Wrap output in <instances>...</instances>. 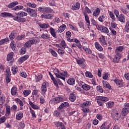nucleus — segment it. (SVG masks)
I'll return each mask as SVG.
<instances>
[{"label":"nucleus","mask_w":129,"mask_h":129,"mask_svg":"<svg viewBox=\"0 0 129 129\" xmlns=\"http://www.w3.org/2000/svg\"><path fill=\"white\" fill-rule=\"evenodd\" d=\"M46 85V82H44L42 83L41 86V93L43 94V97H41L40 98V103H45V95H46V92H47V87Z\"/></svg>","instance_id":"obj_1"},{"label":"nucleus","mask_w":129,"mask_h":129,"mask_svg":"<svg viewBox=\"0 0 129 129\" xmlns=\"http://www.w3.org/2000/svg\"><path fill=\"white\" fill-rule=\"evenodd\" d=\"M26 12L30 17L37 18V16H38V13L36 12V10L30 8L26 9Z\"/></svg>","instance_id":"obj_2"},{"label":"nucleus","mask_w":129,"mask_h":129,"mask_svg":"<svg viewBox=\"0 0 129 129\" xmlns=\"http://www.w3.org/2000/svg\"><path fill=\"white\" fill-rule=\"evenodd\" d=\"M38 11L40 13H46V14H51L53 10L48 7H39L38 8Z\"/></svg>","instance_id":"obj_3"},{"label":"nucleus","mask_w":129,"mask_h":129,"mask_svg":"<svg viewBox=\"0 0 129 129\" xmlns=\"http://www.w3.org/2000/svg\"><path fill=\"white\" fill-rule=\"evenodd\" d=\"M124 107L121 110V114L123 115V116H125L127 113H128L129 111V103H125L124 104Z\"/></svg>","instance_id":"obj_4"},{"label":"nucleus","mask_w":129,"mask_h":129,"mask_svg":"<svg viewBox=\"0 0 129 129\" xmlns=\"http://www.w3.org/2000/svg\"><path fill=\"white\" fill-rule=\"evenodd\" d=\"M55 75L57 78H60V79L65 81V77H67L68 74L67 72L60 73L58 71V73H55Z\"/></svg>","instance_id":"obj_5"},{"label":"nucleus","mask_w":129,"mask_h":129,"mask_svg":"<svg viewBox=\"0 0 129 129\" xmlns=\"http://www.w3.org/2000/svg\"><path fill=\"white\" fill-rule=\"evenodd\" d=\"M111 114L112 117H113L115 119H118V118H119V114L118 113L117 110H116L115 109H113L112 110Z\"/></svg>","instance_id":"obj_6"},{"label":"nucleus","mask_w":129,"mask_h":129,"mask_svg":"<svg viewBox=\"0 0 129 129\" xmlns=\"http://www.w3.org/2000/svg\"><path fill=\"white\" fill-rule=\"evenodd\" d=\"M99 41L100 42V44L102 46H107V43H106V41L105 40V37L103 35H101L99 38Z\"/></svg>","instance_id":"obj_7"},{"label":"nucleus","mask_w":129,"mask_h":129,"mask_svg":"<svg viewBox=\"0 0 129 129\" xmlns=\"http://www.w3.org/2000/svg\"><path fill=\"white\" fill-rule=\"evenodd\" d=\"M77 62L82 68H84L86 65L85 64V60L84 59L80 58L77 60Z\"/></svg>","instance_id":"obj_8"},{"label":"nucleus","mask_w":129,"mask_h":129,"mask_svg":"<svg viewBox=\"0 0 129 129\" xmlns=\"http://www.w3.org/2000/svg\"><path fill=\"white\" fill-rule=\"evenodd\" d=\"M12 18L14 20V21H17V22H20L21 23H24L26 21V19L24 18H21L20 17H15L13 15V16H11Z\"/></svg>","instance_id":"obj_9"},{"label":"nucleus","mask_w":129,"mask_h":129,"mask_svg":"<svg viewBox=\"0 0 129 129\" xmlns=\"http://www.w3.org/2000/svg\"><path fill=\"white\" fill-rule=\"evenodd\" d=\"M41 18L42 19H46V20H52L54 18V14H42Z\"/></svg>","instance_id":"obj_10"},{"label":"nucleus","mask_w":129,"mask_h":129,"mask_svg":"<svg viewBox=\"0 0 129 129\" xmlns=\"http://www.w3.org/2000/svg\"><path fill=\"white\" fill-rule=\"evenodd\" d=\"M120 59H121V55L115 54L114 57L113 59L112 62H113V63H118Z\"/></svg>","instance_id":"obj_11"},{"label":"nucleus","mask_w":129,"mask_h":129,"mask_svg":"<svg viewBox=\"0 0 129 129\" xmlns=\"http://www.w3.org/2000/svg\"><path fill=\"white\" fill-rule=\"evenodd\" d=\"M38 25L39 26L41 29H43V30H46V29H48V28L49 27V24L48 23H41L39 22Z\"/></svg>","instance_id":"obj_12"},{"label":"nucleus","mask_w":129,"mask_h":129,"mask_svg":"<svg viewBox=\"0 0 129 129\" xmlns=\"http://www.w3.org/2000/svg\"><path fill=\"white\" fill-rule=\"evenodd\" d=\"M54 124L57 127H60L61 129H66L65 125L62 122H55Z\"/></svg>","instance_id":"obj_13"},{"label":"nucleus","mask_w":129,"mask_h":129,"mask_svg":"<svg viewBox=\"0 0 129 129\" xmlns=\"http://www.w3.org/2000/svg\"><path fill=\"white\" fill-rule=\"evenodd\" d=\"M122 51H123V46L117 47L115 51V54H117L118 55H121Z\"/></svg>","instance_id":"obj_14"},{"label":"nucleus","mask_w":129,"mask_h":129,"mask_svg":"<svg viewBox=\"0 0 129 129\" xmlns=\"http://www.w3.org/2000/svg\"><path fill=\"white\" fill-rule=\"evenodd\" d=\"M65 29H66V25L65 24H62L58 28V30L56 31V33H57V34L62 33L65 31Z\"/></svg>","instance_id":"obj_15"},{"label":"nucleus","mask_w":129,"mask_h":129,"mask_svg":"<svg viewBox=\"0 0 129 129\" xmlns=\"http://www.w3.org/2000/svg\"><path fill=\"white\" fill-rule=\"evenodd\" d=\"M111 125V123L105 122L102 124L100 129H109V127H110Z\"/></svg>","instance_id":"obj_16"},{"label":"nucleus","mask_w":129,"mask_h":129,"mask_svg":"<svg viewBox=\"0 0 129 129\" xmlns=\"http://www.w3.org/2000/svg\"><path fill=\"white\" fill-rule=\"evenodd\" d=\"M23 116L24 113L22 112V111H20L17 113L16 118L17 120H20V119H22V118H23Z\"/></svg>","instance_id":"obj_17"},{"label":"nucleus","mask_w":129,"mask_h":129,"mask_svg":"<svg viewBox=\"0 0 129 129\" xmlns=\"http://www.w3.org/2000/svg\"><path fill=\"white\" fill-rule=\"evenodd\" d=\"M0 17H3V18H8V17H13V14L7 12L1 13Z\"/></svg>","instance_id":"obj_18"},{"label":"nucleus","mask_w":129,"mask_h":129,"mask_svg":"<svg viewBox=\"0 0 129 129\" xmlns=\"http://www.w3.org/2000/svg\"><path fill=\"white\" fill-rule=\"evenodd\" d=\"M118 21L121 22V23H124L125 22V18H124V15L122 14H121L117 18Z\"/></svg>","instance_id":"obj_19"},{"label":"nucleus","mask_w":129,"mask_h":129,"mask_svg":"<svg viewBox=\"0 0 129 129\" xmlns=\"http://www.w3.org/2000/svg\"><path fill=\"white\" fill-rule=\"evenodd\" d=\"M114 82L116 83L117 85H119V86H123V82L122 80H120L118 79H116L114 80Z\"/></svg>","instance_id":"obj_20"},{"label":"nucleus","mask_w":129,"mask_h":129,"mask_svg":"<svg viewBox=\"0 0 129 129\" xmlns=\"http://www.w3.org/2000/svg\"><path fill=\"white\" fill-rule=\"evenodd\" d=\"M63 101L64 99L62 97H56L54 98L55 103H60V102H62Z\"/></svg>","instance_id":"obj_21"},{"label":"nucleus","mask_w":129,"mask_h":129,"mask_svg":"<svg viewBox=\"0 0 129 129\" xmlns=\"http://www.w3.org/2000/svg\"><path fill=\"white\" fill-rule=\"evenodd\" d=\"M69 99L71 100V101H72V102H74V101H75L76 100V95L75 94L71 93L70 94Z\"/></svg>","instance_id":"obj_22"},{"label":"nucleus","mask_w":129,"mask_h":129,"mask_svg":"<svg viewBox=\"0 0 129 129\" xmlns=\"http://www.w3.org/2000/svg\"><path fill=\"white\" fill-rule=\"evenodd\" d=\"M14 55H15V53H14V52H11L9 54H8L7 57V61H11L12 60H14Z\"/></svg>","instance_id":"obj_23"},{"label":"nucleus","mask_w":129,"mask_h":129,"mask_svg":"<svg viewBox=\"0 0 129 129\" xmlns=\"http://www.w3.org/2000/svg\"><path fill=\"white\" fill-rule=\"evenodd\" d=\"M49 31H50V33L51 36H52V37H53V38L57 39V35H56V31H55V29H54V28L51 27L49 29Z\"/></svg>","instance_id":"obj_24"},{"label":"nucleus","mask_w":129,"mask_h":129,"mask_svg":"<svg viewBox=\"0 0 129 129\" xmlns=\"http://www.w3.org/2000/svg\"><path fill=\"white\" fill-rule=\"evenodd\" d=\"M17 5H19V2L16 1L10 3L8 6V8L9 9H14V7H16Z\"/></svg>","instance_id":"obj_25"},{"label":"nucleus","mask_w":129,"mask_h":129,"mask_svg":"<svg viewBox=\"0 0 129 129\" xmlns=\"http://www.w3.org/2000/svg\"><path fill=\"white\" fill-rule=\"evenodd\" d=\"M100 14V9H99V8H97L93 12V16H94V17H98V16H99Z\"/></svg>","instance_id":"obj_26"},{"label":"nucleus","mask_w":129,"mask_h":129,"mask_svg":"<svg viewBox=\"0 0 129 129\" xmlns=\"http://www.w3.org/2000/svg\"><path fill=\"white\" fill-rule=\"evenodd\" d=\"M27 59H29V55H25L20 57L19 59V62L23 63V62H25V61H26V60H27Z\"/></svg>","instance_id":"obj_27"},{"label":"nucleus","mask_w":129,"mask_h":129,"mask_svg":"<svg viewBox=\"0 0 129 129\" xmlns=\"http://www.w3.org/2000/svg\"><path fill=\"white\" fill-rule=\"evenodd\" d=\"M15 15H16V16H19V17H27L28 16V13L22 11L15 13Z\"/></svg>","instance_id":"obj_28"},{"label":"nucleus","mask_w":129,"mask_h":129,"mask_svg":"<svg viewBox=\"0 0 129 129\" xmlns=\"http://www.w3.org/2000/svg\"><path fill=\"white\" fill-rule=\"evenodd\" d=\"M83 14L84 16H85V21L86 23H87L88 26H90V21L89 20V17L86 12H84Z\"/></svg>","instance_id":"obj_29"},{"label":"nucleus","mask_w":129,"mask_h":129,"mask_svg":"<svg viewBox=\"0 0 129 129\" xmlns=\"http://www.w3.org/2000/svg\"><path fill=\"white\" fill-rule=\"evenodd\" d=\"M97 100H100L101 101H104L105 102H106V101H108V98L106 97L99 96L97 97Z\"/></svg>","instance_id":"obj_30"},{"label":"nucleus","mask_w":129,"mask_h":129,"mask_svg":"<svg viewBox=\"0 0 129 129\" xmlns=\"http://www.w3.org/2000/svg\"><path fill=\"white\" fill-rule=\"evenodd\" d=\"M95 46L96 49L98 50V51H103V48H102L101 45H100V44L98 43V42H95Z\"/></svg>","instance_id":"obj_31"},{"label":"nucleus","mask_w":129,"mask_h":129,"mask_svg":"<svg viewBox=\"0 0 129 129\" xmlns=\"http://www.w3.org/2000/svg\"><path fill=\"white\" fill-rule=\"evenodd\" d=\"M80 8V4L79 3H76V5L74 6H72V10H75L76 11L77 10H79Z\"/></svg>","instance_id":"obj_32"},{"label":"nucleus","mask_w":129,"mask_h":129,"mask_svg":"<svg viewBox=\"0 0 129 129\" xmlns=\"http://www.w3.org/2000/svg\"><path fill=\"white\" fill-rule=\"evenodd\" d=\"M29 41H30V43L32 45H36V44L39 43V38H34L30 40Z\"/></svg>","instance_id":"obj_33"},{"label":"nucleus","mask_w":129,"mask_h":129,"mask_svg":"<svg viewBox=\"0 0 129 129\" xmlns=\"http://www.w3.org/2000/svg\"><path fill=\"white\" fill-rule=\"evenodd\" d=\"M106 106L108 108H112L114 106V102L109 101L106 103Z\"/></svg>","instance_id":"obj_34"},{"label":"nucleus","mask_w":129,"mask_h":129,"mask_svg":"<svg viewBox=\"0 0 129 129\" xmlns=\"http://www.w3.org/2000/svg\"><path fill=\"white\" fill-rule=\"evenodd\" d=\"M29 103L31 107L34 109H39L40 108L38 106H37V105H35L34 103H33L32 101H29Z\"/></svg>","instance_id":"obj_35"},{"label":"nucleus","mask_w":129,"mask_h":129,"mask_svg":"<svg viewBox=\"0 0 129 129\" xmlns=\"http://www.w3.org/2000/svg\"><path fill=\"white\" fill-rule=\"evenodd\" d=\"M18 92V88L16 87H13L11 89V94L12 95H16Z\"/></svg>","instance_id":"obj_36"},{"label":"nucleus","mask_w":129,"mask_h":129,"mask_svg":"<svg viewBox=\"0 0 129 129\" xmlns=\"http://www.w3.org/2000/svg\"><path fill=\"white\" fill-rule=\"evenodd\" d=\"M67 82L70 85H74L75 84V80L74 78H71L68 80Z\"/></svg>","instance_id":"obj_37"},{"label":"nucleus","mask_w":129,"mask_h":129,"mask_svg":"<svg viewBox=\"0 0 129 129\" xmlns=\"http://www.w3.org/2000/svg\"><path fill=\"white\" fill-rule=\"evenodd\" d=\"M50 78H51V80H52L55 86H56L57 88H59V85L57 84V80H56V79H55V78L53 76H51Z\"/></svg>","instance_id":"obj_38"},{"label":"nucleus","mask_w":129,"mask_h":129,"mask_svg":"<svg viewBox=\"0 0 129 129\" xmlns=\"http://www.w3.org/2000/svg\"><path fill=\"white\" fill-rule=\"evenodd\" d=\"M24 9V6H18L15 7H14L12 9L13 11H19L20 10H23Z\"/></svg>","instance_id":"obj_39"},{"label":"nucleus","mask_w":129,"mask_h":129,"mask_svg":"<svg viewBox=\"0 0 129 129\" xmlns=\"http://www.w3.org/2000/svg\"><path fill=\"white\" fill-rule=\"evenodd\" d=\"M103 84L104 85V87H105L106 88H108V89H111V86H110V85L106 81H103Z\"/></svg>","instance_id":"obj_40"},{"label":"nucleus","mask_w":129,"mask_h":129,"mask_svg":"<svg viewBox=\"0 0 129 129\" xmlns=\"http://www.w3.org/2000/svg\"><path fill=\"white\" fill-rule=\"evenodd\" d=\"M83 49L85 51L86 53L87 54H91L92 53V51L90 48H88L86 47V46H83Z\"/></svg>","instance_id":"obj_41"},{"label":"nucleus","mask_w":129,"mask_h":129,"mask_svg":"<svg viewBox=\"0 0 129 129\" xmlns=\"http://www.w3.org/2000/svg\"><path fill=\"white\" fill-rule=\"evenodd\" d=\"M26 52H27V47L26 46L22 47L21 50H20V52L22 55L24 54H26Z\"/></svg>","instance_id":"obj_42"},{"label":"nucleus","mask_w":129,"mask_h":129,"mask_svg":"<svg viewBox=\"0 0 129 129\" xmlns=\"http://www.w3.org/2000/svg\"><path fill=\"white\" fill-rule=\"evenodd\" d=\"M26 6H27V7H29L30 8H32L33 9H35V8L37 7V5H36L35 3L32 4L31 3H27Z\"/></svg>","instance_id":"obj_43"},{"label":"nucleus","mask_w":129,"mask_h":129,"mask_svg":"<svg viewBox=\"0 0 129 129\" xmlns=\"http://www.w3.org/2000/svg\"><path fill=\"white\" fill-rule=\"evenodd\" d=\"M85 75L86 77H88L89 78H93V75L90 72H86Z\"/></svg>","instance_id":"obj_44"},{"label":"nucleus","mask_w":129,"mask_h":129,"mask_svg":"<svg viewBox=\"0 0 129 129\" xmlns=\"http://www.w3.org/2000/svg\"><path fill=\"white\" fill-rule=\"evenodd\" d=\"M43 78V75L42 74H39L38 76H36L35 79L36 82H39L41 79Z\"/></svg>","instance_id":"obj_45"},{"label":"nucleus","mask_w":129,"mask_h":129,"mask_svg":"<svg viewBox=\"0 0 129 129\" xmlns=\"http://www.w3.org/2000/svg\"><path fill=\"white\" fill-rule=\"evenodd\" d=\"M24 46L26 48H31V46H32V43H31V41L29 40L25 43Z\"/></svg>","instance_id":"obj_46"},{"label":"nucleus","mask_w":129,"mask_h":129,"mask_svg":"<svg viewBox=\"0 0 129 129\" xmlns=\"http://www.w3.org/2000/svg\"><path fill=\"white\" fill-rule=\"evenodd\" d=\"M82 88H83V89H84V90H89V89H90V87L89 85H87V84H84L82 86Z\"/></svg>","instance_id":"obj_47"},{"label":"nucleus","mask_w":129,"mask_h":129,"mask_svg":"<svg viewBox=\"0 0 129 129\" xmlns=\"http://www.w3.org/2000/svg\"><path fill=\"white\" fill-rule=\"evenodd\" d=\"M90 104H91V103H90V101H87L86 102H84L82 104V106L83 107H84L85 106H89V105H90Z\"/></svg>","instance_id":"obj_48"},{"label":"nucleus","mask_w":129,"mask_h":129,"mask_svg":"<svg viewBox=\"0 0 129 129\" xmlns=\"http://www.w3.org/2000/svg\"><path fill=\"white\" fill-rule=\"evenodd\" d=\"M25 37L26 35L22 34L21 35L18 36L16 39L17 40H18V41H22V40H23V39H25Z\"/></svg>","instance_id":"obj_49"},{"label":"nucleus","mask_w":129,"mask_h":129,"mask_svg":"<svg viewBox=\"0 0 129 129\" xmlns=\"http://www.w3.org/2000/svg\"><path fill=\"white\" fill-rule=\"evenodd\" d=\"M12 71H13V74H16V73H18V67L13 66L12 68Z\"/></svg>","instance_id":"obj_50"},{"label":"nucleus","mask_w":129,"mask_h":129,"mask_svg":"<svg viewBox=\"0 0 129 129\" xmlns=\"http://www.w3.org/2000/svg\"><path fill=\"white\" fill-rule=\"evenodd\" d=\"M10 47H11L13 51H16V48H17V46H16V44H15V42H12L11 43Z\"/></svg>","instance_id":"obj_51"},{"label":"nucleus","mask_w":129,"mask_h":129,"mask_svg":"<svg viewBox=\"0 0 129 129\" xmlns=\"http://www.w3.org/2000/svg\"><path fill=\"white\" fill-rule=\"evenodd\" d=\"M49 52L50 53H51L52 56H53V57H57V52H56L55 50H53L52 49H49Z\"/></svg>","instance_id":"obj_52"},{"label":"nucleus","mask_w":129,"mask_h":129,"mask_svg":"<svg viewBox=\"0 0 129 129\" xmlns=\"http://www.w3.org/2000/svg\"><path fill=\"white\" fill-rule=\"evenodd\" d=\"M41 37L42 39H50V36L48 34H44L43 33L41 35Z\"/></svg>","instance_id":"obj_53"},{"label":"nucleus","mask_w":129,"mask_h":129,"mask_svg":"<svg viewBox=\"0 0 129 129\" xmlns=\"http://www.w3.org/2000/svg\"><path fill=\"white\" fill-rule=\"evenodd\" d=\"M125 32L128 33L129 32V21H127L125 26Z\"/></svg>","instance_id":"obj_54"},{"label":"nucleus","mask_w":129,"mask_h":129,"mask_svg":"<svg viewBox=\"0 0 129 129\" xmlns=\"http://www.w3.org/2000/svg\"><path fill=\"white\" fill-rule=\"evenodd\" d=\"M101 32H103V33H106V34H108L109 31L108 30V29L106 28V27L103 26Z\"/></svg>","instance_id":"obj_55"},{"label":"nucleus","mask_w":129,"mask_h":129,"mask_svg":"<svg viewBox=\"0 0 129 129\" xmlns=\"http://www.w3.org/2000/svg\"><path fill=\"white\" fill-rule=\"evenodd\" d=\"M16 33L15 32H12L11 34L10 35L9 37L11 40H14L15 38H16Z\"/></svg>","instance_id":"obj_56"},{"label":"nucleus","mask_w":129,"mask_h":129,"mask_svg":"<svg viewBox=\"0 0 129 129\" xmlns=\"http://www.w3.org/2000/svg\"><path fill=\"white\" fill-rule=\"evenodd\" d=\"M31 93V91L30 90H24L23 91V94L25 96H28Z\"/></svg>","instance_id":"obj_57"},{"label":"nucleus","mask_w":129,"mask_h":129,"mask_svg":"<svg viewBox=\"0 0 129 129\" xmlns=\"http://www.w3.org/2000/svg\"><path fill=\"white\" fill-rule=\"evenodd\" d=\"M7 42H9V38H6L1 40L0 45H3V44H5V43H7Z\"/></svg>","instance_id":"obj_58"},{"label":"nucleus","mask_w":129,"mask_h":129,"mask_svg":"<svg viewBox=\"0 0 129 129\" xmlns=\"http://www.w3.org/2000/svg\"><path fill=\"white\" fill-rule=\"evenodd\" d=\"M4 110H5V109L3 107V105L0 104V116H2L1 114H4L5 113Z\"/></svg>","instance_id":"obj_59"},{"label":"nucleus","mask_w":129,"mask_h":129,"mask_svg":"<svg viewBox=\"0 0 129 129\" xmlns=\"http://www.w3.org/2000/svg\"><path fill=\"white\" fill-rule=\"evenodd\" d=\"M97 90L99 91V92H101V93H103V89H102L101 86L97 87Z\"/></svg>","instance_id":"obj_60"},{"label":"nucleus","mask_w":129,"mask_h":129,"mask_svg":"<svg viewBox=\"0 0 129 129\" xmlns=\"http://www.w3.org/2000/svg\"><path fill=\"white\" fill-rule=\"evenodd\" d=\"M104 19H105V16L104 15H101L99 16V18H98V20L99 21V22H103V20H104Z\"/></svg>","instance_id":"obj_61"},{"label":"nucleus","mask_w":129,"mask_h":129,"mask_svg":"<svg viewBox=\"0 0 129 129\" xmlns=\"http://www.w3.org/2000/svg\"><path fill=\"white\" fill-rule=\"evenodd\" d=\"M30 113L32 114V117H34L36 118V113H35V111L34 110H32L31 108H30Z\"/></svg>","instance_id":"obj_62"},{"label":"nucleus","mask_w":129,"mask_h":129,"mask_svg":"<svg viewBox=\"0 0 129 129\" xmlns=\"http://www.w3.org/2000/svg\"><path fill=\"white\" fill-rule=\"evenodd\" d=\"M57 52L59 55H63V54H65V50L61 49H58L57 50Z\"/></svg>","instance_id":"obj_63"},{"label":"nucleus","mask_w":129,"mask_h":129,"mask_svg":"<svg viewBox=\"0 0 129 129\" xmlns=\"http://www.w3.org/2000/svg\"><path fill=\"white\" fill-rule=\"evenodd\" d=\"M6 119H7V118H6V117L5 116H3L0 118V124L1 123H3L4 122H5V121H6Z\"/></svg>","instance_id":"obj_64"}]
</instances>
